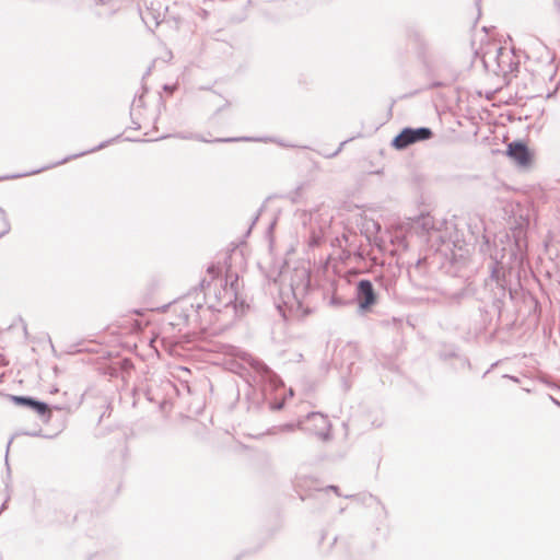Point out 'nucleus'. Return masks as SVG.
<instances>
[{
	"label": "nucleus",
	"mask_w": 560,
	"mask_h": 560,
	"mask_svg": "<svg viewBox=\"0 0 560 560\" xmlns=\"http://www.w3.org/2000/svg\"><path fill=\"white\" fill-rule=\"evenodd\" d=\"M32 408L40 415H44L48 411V406L46 404L36 400L34 401Z\"/></svg>",
	"instance_id": "8"
},
{
	"label": "nucleus",
	"mask_w": 560,
	"mask_h": 560,
	"mask_svg": "<svg viewBox=\"0 0 560 560\" xmlns=\"http://www.w3.org/2000/svg\"><path fill=\"white\" fill-rule=\"evenodd\" d=\"M145 11L144 18L159 24L165 16L166 5L164 0H143Z\"/></svg>",
	"instance_id": "4"
},
{
	"label": "nucleus",
	"mask_w": 560,
	"mask_h": 560,
	"mask_svg": "<svg viewBox=\"0 0 560 560\" xmlns=\"http://www.w3.org/2000/svg\"><path fill=\"white\" fill-rule=\"evenodd\" d=\"M13 400L18 404V405H25V406H28V407H33V404H34V399L32 398H28V397H20V396H15L13 397Z\"/></svg>",
	"instance_id": "7"
},
{
	"label": "nucleus",
	"mask_w": 560,
	"mask_h": 560,
	"mask_svg": "<svg viewBox=\"0 0 560 560\" xmlns=\"http://www.w3.org/2000/svg\"><path fill=\"white\" fill-rule=\"evenodd\" d=\"M219 282V288H217L218 285L215 284L213 289L209 287L206 292L207 301L210 306L218 310L230 305L236 300V288L234 283L229 285L226 281L222 283L220 280Z\"/></svg>",
	"instance_id": "1"
},
{
	"label": "nucleus",
	"mask_w": 560,
	"mask_h": 560,
	"mask_svg": "<svg viewBox=\"0 0 560 560\" xmlns=\"http://www.w3.org/2000/svg\"><path fill=\"white\" fill-rule=\"evenodd\" d=\"M310 423H313L315 427H319L320 431L317 432L319 435L325 436L328 429L327 418L320 413H313L308 417Z\"/></svg>",
	"instance_id": "6"
},
{
	"label": "nucleus",
	"mask_w": 560,
	"mask_h": 560,
	"mask_svg": "<svg viewBox=\"0 0 560 560\" xmlns=\"http://www.w3.org/2000/svg\"><path fill=\"white\" fill-rule=\"evenodd\" d=\"M360 306L366 308L375 303V294L372 283L369 280H362L358 285Z\"/></svg>",
	"instance_id": "5"
},
{
	"label": "nucleus",
	"mask_w": 560,
	"mask_h": 560,
	"mask_svg": "<svg viewBox=\"0 0 560 560\" xmlns=\"http://www.w3.org/2000/svg\"><path fill=\"white\" fill-rule=\"evenodd\" d=\"M505 153L521 167L527 168L533 163L534 154L523 141L509 143Z\"/></svg>",
	"instance_id": "3"
},
{
	"label": "nucleus",
	"mask_w": 560,
	"mask_h": 560,
	"mask_svg": "<svg viewBox=\"0 0 560 560\" xmlns=\"http://www.w3.org/2000/svg\"><path fill=\"white\" fill-rule=\"evenodd\" d=\"M432 137V131L429 128L422 127L418 129L405 128L398 136L393 140V147L397 150H402L410 144L418 141H424Z\"/></svg>",
	"instance_id": "2"
},
{
	"label": "nucleus",
	"mask_w": 560,
	"mask_h": 560,
	"mask_svg": "<svg viewBox=\"0 0 560 560\" xmlns=\"http://www.w3.org/2000/svg\"><path fill=\"white\" fill-rule=\"evenodd\" d=\"M208 272L212 275V277H217L219 275V269L215 266H210L208 268Z\"/></svg>",
	"instance_id": "9"
}]
</instances>
